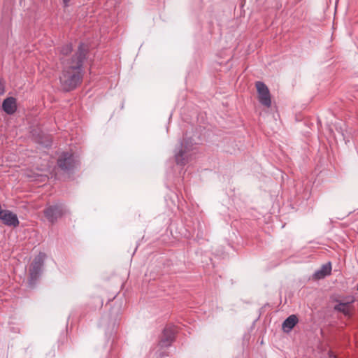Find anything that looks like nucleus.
Instances as JSON below:
<instances>
[{
    "label": "nucleus",
    "instance_id": "nucleus-1",
    "mask_svg": "<svg viewBox=\"0 0 358 358\" xmlns=\"http://www.w3.org/2000/svg\"><path fill=\"white\" fill-rule=\"evenodd\" d=\"M87 52V45L80 43L78 50L71 56L70 59H61L63 69L59 76V81L64 91L73 90L81 83L83 77L82 68Z\"/></svg>",
    "mask_w": 358,
    "mask_h": 358
},
{
    "label": "nucleus",
    "instance_id": "nucleus-2",
    "mask_svg": "<svg viewBox=\"0 0 358 358\" xmlns=\"http://www.w3.org/2000/svg\"><path fill=\"white\" fill-rule=\"evenodd\" d=\"M195 143L187 134L180 142L178 147L175 149V160L178 165H185L192 158L195 149Z\"/></svg>",
    "mask_w": 358,
    "mask_h": 358
},
{
    "label": "nucleus",
    "instance_id": "nucleus-3",
    "mask_svg": "<svg viewBox=\"0 0 358 358\" xmlns=\"http://www.w3.org/2000/svg\"><path fill=\"white\" fill-rule=\"evenodd\" d=\"M45 259V254L40 252L34 259L31 264L29 267V284L34 285L41 275L43 267L44 265V261Z\"/></svg>",
    "mask_w": 358,
    "mask_h": 358
},
{
    "label": "nucleus",
    "instance_id": "nucleus-4",
    "mask_svg": "<svg viewBox=\"0 0 358 358\" xmlns=\"http://www.w3.org/2000/svg\"><path fill=\"white\" fill-rule=\"evenodd\" d=\"M66 208L62 203H56L49 206L44 210V215L47 220L51 223H55L57 220L65 213Z\"/></svg>",
    "mask_w": 358,
    "mask_h": 358
},
{
    "label": "nucleus",
    "instance_id": "nucleus-5",
    "mask_svg": "<svg viewBox=\"0 0 358 358\" xmlns=\"http://www.w3.org/2000/svg\"><path fill=\"white\" fill-rule=\"evenodd\" d=\"M78 163L74 155L68 152H62L57 159L58 166L64 171L73 170Z\"/></svg>",
    "mask_w": 358,
    "mask_h": 358
},
{
    "label": "nucleus",
    "instance_id": "nucleus-6",
    "mask_svg": "<svg viewBox=\"0 0 358 358\" xmlns=\"http://www.w3.org/2000/svg\"><path fill=\"white\" fill-rule=\"evenodd\" d=\"M255 86L258 93L259 101L262 105L269 108L271 106V99L268 87L261 81H257Z\"/></svg>",
    "mask_w": 358,
    "mask_h": 358
},
{
    "label": "nucleus",
    "instance_id": "nucleus-7",
    "mask_svg": "<svg viewBox=\"0 0 358 358\" xmlns=\"http://www.w3.org/2000/svg\"><path fill=\"white\" fill-rule=\"evenodd\" d=\"M176 328L173 325H167L163 331L162 336L159 341V345L166 348L171 345L174 340Z\"/></svg>",
    "mask_w": 358,
    "mask_h": 358
},
{
    "label": "nucleus",
    "instance_id": "nucleus-8",
    "mask_svg": "<svg viewBox=\"0 0 358 358\" xmlns=\"http://www.w3.org/2000/svg\"><path fill=\"white\" fill-rule=\"evenodd\" d=\"M0 220L9 227H16L19 225V220L16 214L8 210H0Z\"/></svg>",
    "mask_w": 358,
    "mask_h": 358
},
{
    "label": "nucleus",
    "instance_id": "nucleus-9",
    "mask_svg": "<svg viewBox=\"0 0 358 358\" xmlns=\"http://www.w3.org/2000/svg\"><path fill=\"white\" fill-rule=\"evenodd\" d=\"M2 108L8 115L13 114L17 110L16 100L13 97H8L3 101Z\"/></svg>",
    "mask_w": 358,
    "mask_h": 358
},
{
    "label": "nucleus",
    "instance_id": "nucleus-10",
    "mask_svg": "<svg viewBox=\"0 0 358 358\" xmlns=\"http://www.w3.org/2000/svg\"><path fill=\"white\" fill-rule=\"evenodd\" d=\"M353 299L347 301H337L338 303L334 306V310L343 313L345 316L350 315V306Z\"/></svg>",
    "mask_w": 358,
    "mask_h": 358
},
{
    "label": "nucleus",
    "instance_id": "nucleus-11",
    "mask_svg": "<svg viewBox=\"0 0 358 358\" xmlns=\"http://www.w3.org/2000/svg\"><path fill=\"white\" fill-rule=\"evenodd\" d=\"M331 263L329 262L327 264H323L322 267L316 271L313 274V278L315 279H322L326 276L331 274Z\"/></svg>",
    "mask_w": 358,
    "mask_h": 358
},
{
    "label": "nucleus",
    "instance_id": "nucleus-12",
    "mask_svg": "<svg viewBox=\"0 0 358 358\" xmlns=\"http://www.w3.org/2000/svg\"><path fill=\"white\" fill-rule=\"evenodd\" d=\"M298 322V318L295 315L289 316L282 323V329L285 332H289Z\"/></svg>",
    "mask_w": 358,
    "mask_h": 358
},
{
    "label": "nucleus",
    "instance_id": "nucleus-13",
    "mask_svg": "<svg viewBox=\"0 0 358 358\" xmlns=\"http://www.w3.org/2000/svg\"><path fill=\"white\" fill-rule=\"evenodd\" d=\"M72 51V45L71 43L66 44L62 46L59 49V59L64 58L65 60L70 59L71 57L67 58L69 54H70Z\"/></svg>",
    "mask_w": 358,
    "mask_h": 358
},
{
    "label": "nucleus",
    "instance_id": "nucleus-14",
    "mask_svg": "<svg viewBox=\"0 0 358 358\" xmlns=\"http://www.w3.org/2000/svg\"><path fill=\"white\" fill-rule=\"evenodd\" d=\"M5 92V83L0 80V95L3 94Z\"/></svg>",
    "mask_w": 358,
    "mask_h": 358
},
{
    "label": "nucleus",
    "instance_id": "nucleus-15",
    "mask_svg": "<svg viewBox=\"0 0 358 358\" xmlns=\"http://www.w3.org/2000/svg\"><path fill=\"white\" fill-rule=\"evenodd\" d=\"M71 0H62L64 7H68Z\"/></svg>",
    "mask_w": 358,
    "mask_h": 358
},
{
    "label": "nucleus",
    "instance_id": "nucleus-16",
    "mask_svg": "<svg viewBox=\"0 0 358 358\" xmlns=\"http://www.w3.org/2000/svg\"><path fill=\"white\" fill-rule=\"evenodd\" d=\"M357 290H358V283H357Z\"/></svg>",
    "mask_w": 358,
    "mask_h": 358
}]
</instances>
